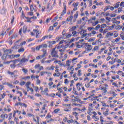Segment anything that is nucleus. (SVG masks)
<instances>
[{"mask_svg": "<svg viewBox=\"0 0 124 124\" xmlns=\"http://www.w3.org/2000/svg\"><path fill=\"white\" fill-rule=\"evenodd\" d=\"M27 27H24L23 30V32L25 33L27 32Z\"/></svg>", "mask_w": 124, "mask_h": 124, "instance_id": "54", "label": "nucleus"}, {"mask_svg": "<svg viewBox=\"0 0 124 124\" xmlns=\"http://www.w3.org/2000/svg\"><path fill=\"white\" fill-rule=\"evenodd\" d=\"M109 16L110 17H116L117 16V15L116 14H110Z\"/></svg>", "mask_w": 124, "mask_h": 124, "instance_id": "35", "label": "nucleus"}, {"mask_svg": "<svg viewBox=\"0 0 124 124\" xmlns=\"http://www.w3.org/2000/svg\"><path fill=\"white\" fill-rule=\"evenodd\" d=\"M113 35H114V33H113V32H108L107 33L106 37H107V38H109V36H113Z\"/></svg>", "mask_w": 124, "mask_h": 124, "instance_id": "12", "label": "nucleus"}, {"mask_svg": "<svg viewBox=\"0 0 124 124\" xmlns=\"http://www.w3.org/2000/svg\"><path fill=\"white\" fill-rule=\"evenodd\" d=\"M60 111V108H57L54 110V113H58Z\"/></svg>", "mask_w": 124, "mask_h": 124, "instance_id": "58", "label": "nucleus"}, {"mask_svg": "<svg viewBox=\"0 0 124 124\" xmlns=\"http://www.w3.org/2000/svg\"><path fill=\"white\" fill-rule=\"evenodd\" d=\"M106 93H107V89H106V87H105V88L102 90V94L103 95H105V94H106Z\"/></svg>", "mask_w": 124, "mask_h": 124, "instance_id": "17", "label": "nucleus"}, {"mask_svg": "<svg viewBox=\"0 0 124 124\" xmlns=\"http://www.w3.org/2000/svg\"><path fill=\"white\" fill-rule=\"evenodd\" d=\"M66 13V6H64V9L62 13V15H64Z\"/></svg>", "mask_w": 124, "mask_h": 124, "instance_id": "21", "label": "nucleus"}, {"mask_svg": "<svg viewBox=\"0 0 124 124\" xmlns=\"http://www.w3.org/2000/svg\"><path fill=\"white\" fill-rule=\"evenodd\" d=\"M96 5H103V2H100L99 3L96 2Z\"/></svg>", "mask_w": 124, "mask_h": 124, "instance_id": "45", "label": "nucleus"}, {"mask_svg": "<svg viewBox=\"0 0 124 124\" xmlns=\"http://www.w3.org/2000/svg\"><path fill=\"white\" fill-rule=\"evenodd\" d=\"M109 9H110V6H107L106 8L104 9V11H107V10Z\"/></svg>", "mask_w": 124, "mask_h": 124, "instance_id": "36", "label": "nucleus"}, {"mask_svg": "<svg viewBox=\"0 0 124 124\" xmlns=\"http://www.w3.org/2000/svg\"><path fill=\"white\" fill-rule=\"evenodd\" d=\"M58 51H56V47L52 49L51 51V55L52 58H59V55L58 54Z\"/></svg>", "mask_w": 124, "mask_h": 124, "instance_id": "1", "label": "nucleus"}, {"mask_svg": "<svg viewBox=\"0 0 124 124\" xmlns=\"http://www.w3.org/2000/svg\"><path fill=\"white\" fill-rule=\"evenodd\" d=\"M28 15L30 16H32V15H33V13H32V12H30L28 13Z\"/></svg>", "mask_w": 124, "mask_h": 124, "instance_id": "55", "label": "nucleus"}, {"mask_svg": "<svg viewBox=\"0 0 124 124\" xmlns=\"http://www.w3.org/2000/svg\"><path fill=\"white\" fill-rule=\"evenodd\" d=\"M87 35H88V33H84L83 34H82L81 37V38H84V37H86Z\"/></svg>", "mask_w": 124, "mask_h": 124, "instance_id": "52", "label": "nucleus"}, {"mask_svg": "<svg viewBox=\"0 0 124 124\" xmlns=\"http://www.w3.org/2000/svg\"><path fill=\"white\" fill-rule=\"evenodd\" d=\"M73 18V16H70L69 17H68L66 19V21L68 22H70V21L72 20V19Z\"/></svg>", "mask_w": 124, "mask_h": 124, "instance_id": "24", "label": "nucleus"}, {"mask_svg": "<svg viewBox=\"0 0 124 124\" xmlns=\"http://www.w3.org/2000/svg\"><path fill=\"white\" fill-rule=\"evenodd\" d=\"M31 84V82L28 81L25 84V86L27 88L26 89L28 92H29L30 91V86Z\"/></svg>", "mask_w": 124, "mask_h": 124, "instance_id": "7", "label": "nucleus"}, {"mask_svg": "<svg viewBox=\"0 0 124 124\" xmlns=\"http://www.w3.org/2000/svg\"><path fill=\"white\" fill-rule=\"evenodd\" d=\"M41 47V49H46L47 47H48V45L46 44H42V45H40Z\"/></svg>", "mask_w": 124, "mask_h": 124, "instance_id": "8", "label": "nucleus"}, {"mask_svg": "<svg viewBox=\"0 0 124 124\" xmlns=\"http://www.w3.org/2000/svg\"><path fill=\"white\" fill-rule=\"evenodd\" d=\"M7 73L8 74H9V75H11V76H12V77H13V76H15V72H11L10 71H8Z\"/></svg>", "mask_w": 124, "mask_h": 124, "instance_id": "18", "label": "nucleus"}, {"mask_svg": "<svg viewBox=\"0 0 124 124\" xmlns=\"http://www.w3.org/2000/svg\"><path fill=\"white\" fill-rule=\"evenodd\" d=\"M114 29V25H112L111 26H109L108 28V30L109 31H112Z\"/></svg>", "mask_w": 124, "mask_h": 124, "instance_id": "49", "label": "nucleus"}, {"mask_svg": "<svg viewBox=\"0 0 124 124\" xmlns=\"http://www.w3.org/2000/svg\"><path fill=\"white\" fill-rule=\"evenodd\" d=\"M42 51L43 52V54L42 55L44 58V57H46L48 55V53H47V50L45 49H42Z\"/></svg>", "mask_w": 124, "mask_h": 124, "instance_id": "6", "label": "nucleus"}, {"mask_svg": "<svg viewBox=\"0 0 124 124\" xmlns=\"http://www.w3.org/2000/svg\"><path fill=\"white\" fill-rule=\"evenodd\" d=\"M85 48L86 51H92L93 49V46L91 45H88V43L84 44Z\"/></svg>", "mask_w": 124, "mask_h": 124, "instance_id": "3", "label": "nucleus"}, {"mask_svg": "<svg viewBox=\"0 0 124 124\" xmlns=\"http://www.w3.org/2000/svg\"><path fill=\"white\" fill-rule=\"evenodd\" d=\"M119 6H120V2H118L115 4L114 8H118Z\"/></svg>", "mask_w": 124, "mask_h": 124, "instance_id": "27", "label": "nucleus"}, {"mask_svg": "<svg viewBox=\"0 0 124 124\" xmlns=\"http://www.w3.org/2000/svg\"><path fill=\"white\" fill-rule=\"evenodd\" d=\"M78 17V14L76 13V14L74 15V19L77 18Z\"/></svg>", "mask_w": 124, "mask_h": 124, "instance_id": "60", "label": "nucleus"}, {"mask_svg": "<svg viewBox=\"0 0 124 124\" xmlns=\"http://www.w3.org/2000/svg\"><path fill=\"white\" fill-rule=\"evenodd\" d=\"M87 30H88V31H93V30H94V28L88 27Z\"/></svg>", "mask_w": 124, "mask_h": 124, "instance_id": "29", "label": "nucleus"}, {"mask_svg": "<svg viewBox=\"0 0 124 124\" xmlns=\"http://www.w3.org/2000/svg\"><path fill=\"white\" fill-rule=\"evenodd\" d=\"M25 84H26V82H25V81H22L20 83V86H24V85H25Z\"/></svg>", "mask_w": 124, "mask_h": 124, "instance_id": "56", "label": "nucleus"}, {"mask_svg": "<svg viewBox=\"0 0 124 124\" xmlns=\"http://www.w3.org/2000/svg\"><path fill=\"white\" fill-rule=\"evenodd\" d=\"M72 33L73 34V36H77V33H79V32H77L76 31H72Z\"/></svg>", "mask_w": 124, "mask_h": 124, "instance_id": "25", "label": "nucleus"}, {"mask_svg": "<svg viewBox=\"0 0 124 124\" xmlns=\"http://www.w3.org/2000/svg\"><path fill=\"white\" fill-rule=\"evenodd\" d=\"M78 76H81V75H82V73L81 72V70H79L78 71Z\"/></svg>", "mask_w": 124, "mask_h": 124, "instance_id": "53", "label": "nucleus"}, {"mask_svg": "<svg viewBox=\"0 0 124 124\" xmlns=\"http://www.w3.org/2000/svg\"><path fill=\"white\" fill-rule=\"evenodd\" d=\"M99 29H100V25L98 24L95 28H94V30H95V31H97V30H98Z\"/></svg>", "mask_w": 124, "mask_h": 124, "instance_id": "28", "label": "nucleus"}, {"mask_svg": "<svg viewBox=\"0 0 124 124\" xmlns=\"http://www.w3.org/2000/svg\"><path fill=\"white\" fill-rule=\"evenodd\" d=\"M120 37H121L122 40H124V33H121L120 34Z\"/></svg>", "mask_w": 124, "mask_h": 124, "instance_id": "37", "label": "nucleus"}, {"mask_svg": "<svg viewBox=\"0 0 124 124\" xmlns=\"http://www.w3.org/2000/svg\"><path fill=\"white\" fill-rule=\"evenodd\" d=\"M124 1H122L120 4V6H121V7H122V6H124Z\"/></svg>", "mask_w": 124, "mask_h": 124, "instance_id": "64", "label": "nucleus"}, {"mask_svg": "<svg viewBox=\"0 0 124 124\" xmlns=\"http://www.w3.org/2000/svg\"><path fill=\"white\" fill-rule=\"evenodd\" d=\"M34 10V8L33 7V5H30V11L32 12Z\"/></svg>", "mask_w": 124, "mask_h": 124, "instance_id": "31", "label": "nucleus"}, {"mask_svg": "<svg viewBox=\"0 0 124 124\" xmlns=\"http://www.w3.org/2000/svg\"><path fill=\"white\" fill-rule=\"evenodd\" d=\"M25 18L27 20V22L31 23V17L29 18L27 17H25Z\"/></svg>", "mask_w": 124, "mask_h": 124, "instance_id": "34", "label": "nucleus"}, {"mask_svg": "<svg viewBox=\"0 0 124 124\" xmlns=\"http://www.w3.org/2000/svg\"><path fill=\"white\" fill-rule=\"evenodd\" d=\"M122 11H123V7L118 8V13H121V12H122Z\"/></svg>", "mask_w": 124, "mask_h": 124, "instance_id": "33", "label": "nucleus"}, {"mask_svg": "<svg viewBox=\"0 0 124 124\" xmlns=\"http://www.w3.org/2000/svg\"><path fill=\"white\" fill-rule=\"evenodd\" d=\"M41 58H44L42 55L38 56L36 57V60H40V59H41Z\"/></svg>", "mask_w": 124, "mask_h": 124, "instance_id": "38", "label": "nucleus"}, {"mask_svg": "<svg viewBox=\"0 0 124 124\" xmlns=\"http://www.w3.org/2000/svg\"><path fill=\"white\" fill-rule=\"evenodd\" d=\"M64 84H68L69 83V81H68V79L67 78H66L64 80Z\"/></svg>", "mask_w": 124, "mask_h": 124, "instance_id": "48", "label": "nucleus"}, {"mask_svg": "<svg viewBox=\"0 0 124 124\" xmlns=\"http://www.w3.org/2000/svg\"><path fill=\"white\" fill-rule=\"evenodd\" d=\"M73 5H75V7H77L79 5V2H77L76 3H73Z\"/></svg>", "mask_w": 124, "mask_h": 124, "instance_id": "42", "label": "nucleus"}, {"mask_svg": "<svg viewBox=\"0 0 124 124\" xmlns=\"http://www.w3.org/2000/svg\"><path fill=\"white\" fill-rule=\"evenodd\" d=\"M7 56H8V54H3L1 57V59L2 60V61H5L6 59H8V57Z\"/></svg>", "mask_w": 124, "mask_h": 124, "instance_id": "9", "label": "nucleus"}, {"mask_svg": "<svg viewBox=\"0 0 124 124\" xmlns=\"http://www.w3.org/2000/svg\"><path fill=\"white\" fill-rule=\"evenodd\" d=\"M114 23L116 24V25H119V24L121 23V21L115 20V21H114Z\"/></svg>", "mask_w": 124, "mask_h": 124, "instance_id": "47", "label": "nucleus"}, {"mask_svg": "<svg viewBox=\"0 0 124 124\" xmlns=\"http://www.w3.org/2000/svg\"><path fill=\"white\" fill-rule=\"evenodd\" d=\"M48 44V48H52V45L56 44L55 41H48L47 42Z\"/></svg>", "mask_w": 124, "mask_h": 124, "instance_id": "4", "label": "nucleus"}, {"mask_svg": "<svg viewBox=\"0 0 124 124\" xmlns=\"http://www.w3.org/2000/svg\"><path fill=\"white\" fill-rule=\"evenodd\" d=\"M30 58H31V55H29L27 58H23L20 60V63L18 64L17 65H21L22 63H24L25 62H29V60H30Z\"/></svg>", "mask_w": 124, "mask_h": 124, "instance_id": "2", "label": "nucleus"}, {"mask_svg": "<svg viewBox=\"0 0 124 124\" xmlns=\"http://www.w3.org/2000/svg\"><path fill=\"white\" fill-rule=\"evenodd\" d=\"M58 22H55L53 25V26L54 27V28H56V27H57V26H58Z\"/></svg>", "mask_w": 124, "mask_h": 124, "instance_id": "62", "label": "nucleus"}, {"mask_svg": "<svg viewBox=\"0 0 124 124\" xmlns=\"http://www.w3.org/2000/svg\"><path fill=\"white\" fill-rule=\"evenodd\" d=\"M59 18V16H56L54 17V18L52 20V22H55V21H56V20H58Z\"/></svg>", "mask_w": 124, "mask_h": 124, "instance_id": "43", "label": "nucleus"}, {"mask_svg": "<svg viewBox=\"0 0 124 124\" xmlns=\"http://www.w3.org/2000/svg\"><path fill=\"white\" fill-rule=\"evenodd\" d=\"M14 22V16H13L12 17V19H11V24H13V23Z\"/></svg>", "mask_w": 124, "mask_h": 124, "instance_id": "61", "label": "nucleus"}, {"mask_svg": "<svg viewBox=\"0 0 124 124\" xmlns=\"http://www.w3.org/2000/svg\"><path fill=\"white\" fill-rule=\"evenodd\" d=\"M98 23H99V22L98 20H96L94 22H91V24H92L93 27H95V26H96V25H97V24H98Z\"/></svg>", "mask_w": 124, "mask_h": 124, "instance_id": "15", "label": "nucleus"}, {"mask_svg": "<svg viewBox=\"0 0 124 124\" xmlns=\"http://www.w3.org/2000/svg\"><path fill=\"white\" fill-rule=\"evenodd\" d=\"M120 40H121V38L118 37L117 38H116L115 39V42H116V43H118V42H119L120 41Z\"/></svg>", "mask_w": 124, "mask_h": 124, "instance_id": "41", "label": "nucleus"}, {"mask_svg": "<svg viewBox=\"0 0 124 124\" xmlns=\"http://www.w3.org/2000/svg\"><path fill=\"white\" fill-rule=\"evenodd\" d=\"M8 57V59H14V58H15V57H16V55H8L7 56Z\"/></svg>", "mask_w": 124, "mask_h": 124, "instance_id": "23", "label": "nucleus"}, {"mask_svg": "<svg viewBox=\"0 0 124 124\" xmlns=\"http://www.w3.org/2000/svg\"><path fill=\"white\" fill-rule=\"evenodd\" d=\"M7 11V9L5 7H3L2 10L1 11V14H5Z\"/></svg>", "mask_w": 124, "mask_h": 124, "instance_id": "11", "label": "nucleus"}, {"mask_svg": "<svg viewBox=\"0 0 124 124\" xmlns=\"http://www.w3.org/2000/svg\"><path fill=\"white\" fill-rule=\"evenodd\" d=\"M44 74H45V72L44 71H41L40 72V75L41 76H43V75H44Z\"/></svg>", "mask_w": 124, "mask_h": 124, "instance_id": "63", "label": "nucleus"}, {"mask_svg": "<svg viewBox=\"0 0 124 124\" xmlns=\"http://www.w3.org/2000/svg\"><path fill=\"white\" fill-rule=\"evenodd\" d=\"M41 49V47H40V45H39L36 47V51H39Z\"/></svg>", "mask_w": 124, "mask_h": 124, "instance_id": "40", "label": "nucleus"}, {"mask_svg": "<svg viewBox=\"0 0 124 124\" xmlns=\"http://www.w3.org/2000/svg\"><path fill=\"white\" fill-rule=\"evenodd\" d=\"M22 71H23L24 73L26 74V73H28V69L23 68L22 69Z\"/></svg>", "mask_w": 124, "mask_h": 124, "instance_id": "44", "label": "nucleus"}, {"mask_svg": "<svg viewBox=\"0 0 124 124\" xmlns=\"http://www.w3.org/2000/svg\"><path fill=\"white\" fill-rule=\"evenodd\" d=\"M102 83H100V84H104V81H107V79L104 78H102Z\"/></svg>", "mask_w": 124, "mask_h": 124, "instance_id": "46", "label": "nucleus"}, {"mask_svg": "<svg viewBox=\"0 0 124 124\" xmlns=\"http://www.w3.org/2000/svg\"><path fill=\"white\" fill-rule=\"evenodd\" d=\"M71 63V62L69 61H67L66 62V66H69L70 65V63Z\"/></svg>", "mask_w": 124, "mask_h": 124, "instance_id": "32", "label": "nucleus"}, {"mask_svg": "<svg viewBox=\"0 0 124 124\" xmlns=\"http://www.w3.org/2000/svg\"><path fill=\"white\" fill-rule=\"evenodd\" d=\"M33 31H34L35 32H36V31H37V32L36 33V38H39V34H40V33L39 32V31H37V30H33Z\"/></svg>", "mask_w": 124, "mask_h": 124, "instance_id": "14", "label": "nucleus"}, {"mask_svg": "<svg viewBox=\"0 0 124 124\" xmlns=\"http://www.w3.org/2000/svg\"><path fill=\"white\" fill-rule=\"evenodd\" d=\"M27 43V42L26 41H24L23 42H21L20 44V46H22V45H25V44Z\"/></svg>", "mask_w": 124, "mask_h": 124, "instance_id": "51", "label": "nucleus"}, {"mask_svg": "<svg viewBox=\"0 0 124 124\" xmlns=\"http://www.w3.org/2000/svg\"><path fill=\"white\" fill-rule=\"evenodd\" d=\"M86 32H87V30H84V29H81L78 33L82 35V34H83L84 33H86Z\"/></svg>", "mask_w": 124, "mask_h": 124, "instance_id": "10", "label": "nucleus"}, {"mask_svg": "<svg viewBox=\"0 0 124 124\" xmlns=\"http://www.w3.org/2000/svg\"><path fill=\"white\" fill-rule=\"evenodd\" d=\"M117 30H121V29H123V26H122L121 25H118L117 26Z\"/></svg>", "mask_w": 124, "mask_h": 124, "instance_id": "50", "label": "nucleus"}, {"mask_svg": "<svg viewBox=\"0 0 124 124\" xmlns=\"http://www.w3.org/2000/svg\"><path fill=\"white\" fill-rule=\"evenodd\" d=\"M78 28H79V26L77 25L76 26H73L70 29L69 31H75Z\"/></svg>", "mask_w": 124, "mask_h": 124, "instance_id": "5", "label": "nucleus"}, {"mask_svg": "<svg viewBox=\"0 0 124 124\" xmlns=\"http://www.w3.org/2000/svg\"><path fill=\"white\" fill-rule=\"evenodd\" d=\"M95 20H96V16H94L93 17L91 18L90 19H89L88 20V22H89V24H92V22H93V21H95Z\"/></svg>", "mask_w": 124, "mask_h": 124, "instance_id": "13", "label": "nucleus"}, {"mask_svg": "<svg viewBox=\"0 0 124 124\" xmlns=\"http://www.w3.org/2000/svg\"><path fill=\"white\" fill-rule=\"evenodd\" d=\"M79 100V98L78 97V96H75V101H78Z\"/></svg>", "mask_w": 124, "mask_h": 124, "instance_id": "59", "label": "nucleus"}, {"mask_svg": "<svg viewBox=\"0 0 124 124\" xmlns=\"http://www.w3.org/2000/svg\"><path fill=\"white\" fill-rule=\"evenodd\" d=\"M118 35H119V33H118L117 32L113 34V36H114V38L117 37Z\"/></svg>", "mask_w": 124, "mask_h": 124, "instance_id": "57", "label": "nucleus"}, {"mask_svg": "<svg viewBox=\"0 0 124 124\" xmlns=\"http://www.w3.org/2000/svg\"><path fill=\"white\" fill-rule=\"evenodd\" d=\"M89 66H93V67H95V68H96V67H97V65H94V64H93L92 63H90L89 64Z\"/></svg>", "mask_w": 124, "mask_h": 124, "instance_id": "39", "label": "nucleus"}, {"mask_svg": "<svg viewBox=\"0 0 124 124\" xmlns=\"http://www.w3.org/2000/svg\"><path fill=\"white\" fill-rule=\"evenodd\" d=\"M93 95H94V94H93L92 95H91L90 96H88L87 98H83V100H88V99L90 98H93Z\"/></svg>", "mask_w": 124, "mask_h": 124, "instance_id": "16", "label": "nucleus"}, {"mask_svg": "<svg viewBox=\"0 0 124 124\" xmlns=\"http://www.w3.org/2000/svg\"><path fill=\"white\" fill-rule=\"evenodd\" d=\"M99 48V46H95L94 47L92 50V52H95V51H98Z\"/></svg>", "mask_w": 124, "mask_h": 124, "instance_id": "20", "label": "nucleus"}, {"mask_svg": "<svg viewBox=\"0 0 124 124\" xmlns=\"http://www.w3.org/2000/svg\"><path fill=\"white\" fill-rule=\"evenodd\" d=\"M65 36H66V38H70V37H71V36H72V34L66 33L65 34Z\"/></svg>", "mask_w": 124, "mask_h": 124, "instance_id": "26", "label": "nucleus"}, {"mask_svg": "<svg viewBox=\"0 0 124 124\" xmlns=\"http://www.w3.org/2000/svg\"><path fill=\"white\" fill-rule=\"evenodd\" d=\"M19 62V61H18V60H16L14 62L15 64L10 65L11 68H13V67H15V63H16L17 62Z\"/></svg>", "mask_w": 124, "mask_h": 124, "instance_id": "22", "label": "nucleus"}, {"mask_svg": "<svg viewBox=\"0 0 124 124\" xmlns=\"http://www.w3.org/2000/svg\"><path fill=\"white\" fill-rule=\"evenodd\" d=\"M18 53H23L25 51V48L24 47H20L17 51Z\"/></svg>", "mask_w": 124, "mask_h": 124, "instance_id": "19", "label": "nucleus"}, {"mask_svg": "<svg viewBox=\"0 0 124 124\" xmlns=\"http://www.w3.org/2000/svg\"><path fill=\"white\" fill-rule=\"evenodd\" d=\"M108 112H109V109H107L106 110V113L104 112L103 115H104L105 116L108 115Z\"/></svg>", "mask_w": 124, "mask_h": 124, "instance_id": "30", "label": "nucleus"}]
</instances>
